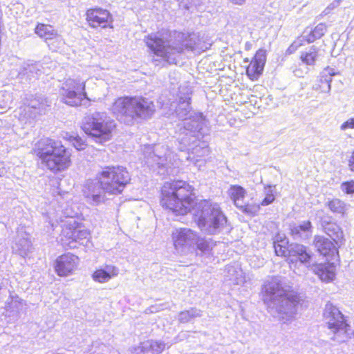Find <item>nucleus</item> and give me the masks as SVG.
<instances>
[{
  "instance_id": "1",
  "label": "nucleus",
  "mask_w": 354,
  "mask_h": 354,
  "mask_svg": "<svg viewBox=\"0 0 354 354\" xmlns=\"http://www.w3.org/2000/svg\"><path fill=\"white\" fill-rule=\"evenodd\" d=\"M161 204L176 215L186 214L192 209L198 227L209 234L219 233L227 222L218 203L210 200L194 202L193 188L185 181L165 183L162 187Z\"/></svg>"
},
{
  "instance_id": "2",
  "label": "nucleus",
  "mask_w": 354,
  "mask_h": 354,
  "mask_svg": "<svg viewBox=\"0 0 354 354\" xmlns=\"http://www.w3.org/2000/svg\"><path fill=\"white\" fill-rule=\"evenodd\" d=\"M144 41L153 55L152 63L156 66L176 64L177 59L185 50L201 53L208 46L194 33L187 37L178 32L175 40L165 41L158 34L146 36Z\"/></svg>"
},
{
  "instance_id": "3",
  "label": "nucleus",
  "mask_w": 354,
  "mask_h": 354,
  "mask_svg": "<svg viewBox=\"0 0 354 354\" xmlns=\"http://www.w3.org/2000/svg\"><path fill=\"white\" fill-rule=\"evenodd\" d=\"M192 91L188 87H180L178 102L176 107V113L179 119L183 120V129L180 128L178 142L179 149L184 151L190 150L189 147L191 144L197 142L198 140L194 135L200 131L205 124V118L201 113H191L190 106Z\"/></svg>"
},
{
  "instance_id": "4",
  "label": "nucleus",
  "mask_w": 354,
  "mask_h": 354,
  "mask_svg": "<svg viewBox=\"0 0 354 354\" xmlns=\"http://www.w3.org/2000/svg\"><path fill=\"white\" fill-rule=\"evenodd\" d=\"M110 110L120 122L127 125H133L151 118L156 108L153 102L148 98L124 96L118 97Z\"/></svg>"
},
{
  "instance_id": "5",
  "label": "nucleus",
  "mask_w": 354,
  "mask_h": 354,
  "mask_svg": "<svg viewBox=\"0 0 354 354\" xmlns=\"http://www.w3.org/2000/svg\"><path fill=\"white\" fill-rule=\"evenodd\" d=\"M263 299L268 305L276 308H307V301L288 286L281 277L268 279L263 286Z\"/></svg>"
},
{
  "instance_id": "6",
  "label": "nucleus",
  "mask_w": 354,
  "mask_h": 354,
  "mask_svg": "<svg viewBox=\"0 0 354 354\" xmlns=\"http://www.w3.org/2000/svg\"><path fill=\"white\" fill-rule=\"evenodd\" d=\"M35 151L41 163L55 174L66 170L71 165V154L59 140L41 139L36 144Z\"/></svg>"
},
{
  "instance_id": "7",
  "label": "nucleus",
  "mask_w": 354,
  "mask_h": 354,
  "mask_svg": "<svg viewBox=\"0 0 354 354\" xmlns=\"http://www.w3.org/2000/svg\"><path fill=\"white\" fill-rule=\"evenodd\" d=\"M115 122L105 112H95L84 118L83 130L100 143L109 140Z\"/></svg>"
},
{
  "instance_id": "8",
  "label": "nucleus",
  "mask_w": 354,
  "mask_h": 354,
  "mask_svg": "<svg viewBox=\"0 0 354 354\" xmlns=\"http://www.w3.org/2000/svg\"><path fill=\"white\" fill-rule=\"evenodd\" d=\"M96 178L109 194L121 193L131 180L128 171L120 166L103 168L97 173Z\"/></svg>"
},
{
  "instance_id": "9",
  "label": "nucleus",
  "mask_w": 354,
  "mask_h": 354,
  "mask_svg": "<svg viewBox=\"0 0 354 354\" xmlns=\"http://www.w3.org/2000/svg\"><path fill=\"white\" fill-rule=\"evenodd\" d=\"M60 93L62 100L71 106H81L85 104L84 101L90 100L85 91V81L80 78L67 79L62 84Z\"/></svg>"
},
{
  "instance_id": "10",
  "label": "nucleus",
  "mask_w": 354,
  "mask_h": 354,
  "mask_svg": "<svg viewBox=\"0 0 354 354\" xmlns=\"http://www.w3.org/2000/svg\"><path fill=\"white\" fill-rule=\"evenodd\" d=\"M328 327L333 332L330 339L338 343L345 342L352 330L342 311H325Z\"/></svg>"
},
{
  "instance_id": "11",
  "label": "nucleus",
  "mask_w": 354,
  "mask_h": 354,
  "mask_svg": "<svg viewBox=\"0 0 354 354\" xmlns=\"http://www.w3.org/2000/svg\"><path fill=\"white\" fill-rule=\"evenodd\" d=\"M171 239L176 252L185 255L195 249L198 234L189 228H180L172 232Z\"/></svg>"
},
{
  "instance_id": "12",
  "label": "nucleus",
  "mask_w": 354,
  "mask_h": 354,
  "mask_svg": "<svg viewBox=\"0 0 354 354\" xmlns=\"http://www.w3.org/2000/svg\"><path fill=\"white\" fill-rule=\"evenodd\" d=\"M70 218L64 223V227L62 231V239L63 244H66L71 248L77 247V243L83 239H87L89 234L86 230H81L78 228V223L73 219L75 214H67Z\"/></svg>"
},
{
  "instance_id": "13",
  "label": "nucleus",
  "mask_w": 354,
  "mask_h": 354,
  "mask_svg": "<svg viewBox=\"0 0 354 354\" xmlns=\"http://www.w3.org/2000/svg\"><path fill=\"white\" fill-rule=\"evenodd\" d=\"M106 191L95 178L94 180H87L84 188L83 195L86 201L91 205H99L107 200Z\"/></svg>"
},
{
  "instance_id": "14",
  "label": "nucleus",
  "mask_w": 354,
  "mask_h": 354,
  "mask_svg": "<svg viewBox=\"0 0 354 354\" xmlns=\"http://www.w3.org/2000/svg\"><path fill=\"white\" fill-rule=\"evenodd\" d=\"M288 251L290 264H293L298 261L307 266L310 264L313 254L305 245L292 243L288 247Z\"/></svg>"
},
{
  "instance_id": "15",
  "label": "nucleus",
  "mask_w": 354,
  "mask_h": 354,
  "mask_svg": "<svg viewBox=\"0 0 354 354\" xmlns=\"http://www.w3.org/2000/svg\"><path fill=\"white\" fill-rule=\"evenodd\" d=\"M12 249L14 253L22 257H26L32 252L33 248L30 235L24 230V227L18 228Z\"/></svg>"
},
{
  "instance_id": "16",
  "label": "nucleus",
  "mask_w": 354,
  "mask_h": 354,
  "mask_svg": "<svg viewBox=\"0 0 354 354\" xmlns=\"http://www.w3.org/2000/svg\"><path fill=\"white\" fill-rule=\"evenodd\" d=\"M86 20L93 28L100 26L106 28L112 23V17L107 10L102 8L89 9L86 12Z\"/></svg>"
},
{
  "instance_id": "17",
  "label": "nucleus",
  "mask_w": 354,
  "mask_h": 354,
  "mask_svg": "<svg viewBox=\"0 0 354 354\" xmlns=\"http://www.w3.org/2000/svg\"><path fill=\"white\" fill-rule=\"evenodd\" d=\"M171 151L164 145H156L152 154L146 157V163L153 168H165L168 165V158H170Z\"/></svg>"
},
{
  "instance_id": "18",
  "label": "nucleus",
  "mask_w": 354,
  "mask_h": 354,
  "mask_svg": "<svg viewBox=\"0 0 354 354\" xmlns=\"http://www.w3.org/2000/svg\"><path fill=\"white\" fill-rule=\"evenodd\" d=\"M79 258L71 253L64 254L56 260L55 270L59 276L71 274L77 267Z\"/></svg>"
},
{
  "instance_id": "19",
  "label": "nucleus",
  "mask_w": 354,
  "mask_h": 354,
  "mask_svg": "<svg viewBox=\"0 0 354 354\" xmlns=\"http://www.w3.org/2000/svg\"><path fill=\"white\" fill-rule=\"evenodd\" d=\"M266 61V51L263 49H259L257 51L254 57L247 67L246 73L252 80L262 73Z\"/></svg>"
},
{
  "instance_id": "20",
  "label": "nucleus",
  "mask_w": 354,
  "mask_h": 354,
  "mask_svg": "<svg viewBox=\"0 0 354 354\" xmlns=\"http://www.w3.org/2000/svg\"><path fill=\"white\" fill-rule=\"evenodd\" d=\"M209 153V147L204 142L199 143L192 148L191 152H188L186 159L192 162L196 167L201 169L204 166L205 162L203 158L207 156Z\"/></svg>"
},
{
  "instance_id": "21",
  "label": "nucleus",
  "mask_w": 354,
  "mask_h": 354,
  "mask_svg": "<svg viewBox=\"0 0 354 354\" xmlns=\"http://www.w3.org/2000/svg\"><path fill=\"white\" fill-rule=\"evenodd\" d=\"M165 344L161 342L147 340L138 347H132L130 351L136 354H159L165 348Z\"/></svg>"
},
{
  "instance_id": "22",
  "label": "nucleus",
  "mask_w": 354,
  "mask_h": 354,
  "mask_svg": "<svg viewBox=\"0 0 354 354\" xmlns=\"http://www.w3.org/2000/svg\"><path fill=\"white\" fill-rule=\"evenodd\" d=\"M313 243L317 251L325 257L333 256L337 252L333 242L323 236H315Z\"/></svg>"
},
{
  "instance_id": "23",
  "label": "nucleus",
  "mask_w": 354,
  "mask_h": 354,
  "mask_svg": "<svg viewBox=\"0 0 354 354\" xmlns=\"http://www.w3.org/2000/svg\"><path fill=\"white\" fill-rule=\"evenodd\" d=\"M291 234L295 240L305 241L313 234V225L310 221H305L290 227Z\"/></svg>"
},
{
  "instance_id": "24",
  "label": "nucleus",
  "mask_w": 354,
  "mask_h": 354,
  "mask_svg": "<svg viewBox=\"0 0 354 354\" xmlns=\"http://www.w3.org/2000/svg\"><path fill=\"white\" fill-rule=\"evenodd\" d=\"M118 268L112 265H106L97 269L92 274L93 279L98 283H106L113 277L118 276Z\"/></svg>"
},
{
  "instance_id": "25",
  "label": "nucleus",
  "mask_w": 354,
  "mask_h": 354,
  "mask_svg": "<svg viewBox=\"0 0 354 354\" xmlns=\"http://www.w3.org/2000/svg\"><path fill=\"white\" fill-rule=\"evenodd\" d=\"M313 270L319 278L325 282L333 281L335 276V266L331 263L314 265Z\"/></svg>"
},
{
  "instance_id": "26",
  "label": "nucleus",
  "mask_w": 354,
  "mask_h": 354,
  "mask_svg": "<svg viewBox=\"0 0 354 354\" xmlns=\"http://www.w3.org/2000/svg\"><path fill=\"white\" fill-rule=\"evenodd\" d=\"M42 67L38 64H24L19 72V76L21 78L26 77L31 80L37 78L41 73Z\"/></svg>"
},
{
  "instance_id": "27",
  "label": "nucleus",
  "mask_w": 354,
  "mask_h": 354,
  "mask_svg": "<svg viewBox=\"0 0 354 354\" xmlns=\"http://www.w3.org/2000/svg\"><path fill=\"white\" fill-rule=\"evenodd\" d=\"M322 225L324 232L335 241L337 242L343 237V232L340 227L335 223L322 221Z\"/></svg>"
},
{
  "instance_id": "28",
  "label": "nucleus",
  "mask_w": 354,
  "mask_h": 354,
  "mask_svg": "<svg viewBox=\"0 0 354 354\" xmlns=\"http://www.w3.org/2000/svg\"><path fill=\"white\" fill-rule=\"evenodd\" d=\"M228 194L236 207L243 203L246 191L240 185H231L228 189Z\"/></svg>"
},
{
  "instance_id": "29",
  "label": "nucleus",
  "mask_w": 354,
  "mask_h": 354,
  "mask_svg": "<svg viewBox=\"0 0 354 354\" xmlns=\"http://www.w3.org/2000/svg\"><path fill=\"white\" fill-rule=\"evenodd\" d=\"M319 57V49L315 46H312L308 50L301 53L300 59L304 64L313 66Z\"/></svg>"
},
{
  "instance_id": "30",
  "label": "nucleus",
  "mask_w": 354,
  "mask_h": 354,
  "mask_svg": "<svg viewBox=\"0 0 354 354\" xmlns=\"http://www.w3.org/2000/svg\"><path fill=\"white\" fill-rule=\"evenodd\" d=\"M227 274L225 277L232 281L234 284H241L245 282V277L241 268L234 266H228L227 268Z\"/></svg>"
},
{
  "instance_id": "31",
  "label": "nucleus",
  "mask_w": 354,
  "mask_h": 354,
  "mask_svg": "<svg viewBox=\"0 0 354 354\" xmlns=\"http://www.w3.org/2000/svg\"><path fill=\"white\" fill-rule=\"evenodd\" d=\"M56 30L50 25L39 24L35 29V32L41 38L44 39L45 41L50 39L55 35Z\"/></svg>"
},
{
  "instance_id": "32",
  "label": "nucleus",
  "mask_w": 354,
  "mask_h": 354,
  "mask_svg": "<svg viewBox=\"0 0 354 354\" xmlns=\"http://www.w3.org/2000/svg\"><path fill=\"white\" fill-rule=\"evenodd\" d=\"M28 106L37 111V113L39 114H42L45 112L47 106H49L48 101L46 98L37 96L34 99H32L28 103Z\"/></svg>"
},
{
  "instance_id": "33",
  "label": "nucleus",
  "mask_w": 354,
  "mask_h": 354,
  "mask_svg": "<svg viewBox=\"0 0 354 354\" xmlns=\"http://www.w3.org/2000/svg\"><path fill=\"white\" fill-rule=\"evenodd\" d=\"M326 205L333 213L344 214L346 210V205L342 201L333 198L326 202Z\"/></svg>"
},
{
  "instance_id": "34",
  "label": "nucleus",
  "mask_w": 354,
  "mask_h": 354,
  "mask_svg": "<svg viewBox=\"0 0 354 354\" xmlns=\"http://www.w3.org/2000/svg\"><path fill=\"white\" fill-rule=\"evenodd\" d=\"M195 246L198 251L201 252V254H207L214 246V243L212 239H205L201 238L198 235V240L195 243Z\"/></svg>"
},
{
  "instance_id": "35",
  "label": "nucleus",
  "mask_w": 354,
  "mask_h": 354,
  "mask_svg": "<svg viewBox=\"0 0 354 354\" xmlns=\"http://www.w3.org/2000/svg\"><path fill=\"white\" fill-rule=\"evenodd\" d=\"M26 304L17 295H10L6 301V310H21L24 308Z\"/></svg>"
},
{
  "instance_id": "36",
  "label": "nucleus",
  "mask_w": 354,
  "mask_h": 354,
  "mask_svg": "<svg viewBox=\"0 0 354 354\" xmlns=\"http://www.w3.org/2000/svg\"><path fill=\"white\" fill-rule=\"evenodd\" d=\"M272 316L281 324H286L294 318V311H272Z\"/></svg>"
},
{
  "instance_id": "37",
  "label": "nucleus",
  "mask_w": 354,
  "mask_h": 354,
  "mask_svg": "<svg viewBox=\"0 0 354 354\" xmlns=\"http://www.w3.org/2000/svg\"><path fill=\"white\" fill-rule=\"evenodd\" d=\"M46 42L50 49L53 51H57L64 44L63 38L57 34V31L55 32V35L52 36L50 39L47 40Z\"/></svg>"
},
{
  "instance_id": "38",
  "label": "nucleus",
  "mask_w": 354,
  "mask_h": 354,
  "mask_svg": "<svg viewBox=\"0 0 354 354\" xmlns=\"http://www.w3.org/2000/svg\"><path fill=\"white\" fill-rule=\"evenodd\" d=\"M238 208H239L243 212L252 216L257 214L260 209L259 205H245L244 203H243Z\"/></svg>"
},
{
  "instance_id": "39",
  "label": "nucleus",
  "mask_w": 354,
  "mask_h": 354,
  "mask_svg": "<svg viewBox=\"0 0 354 354\" xmlns=\"http://www.w3.org/2000/svg\"><path fill=\"white\" fill-rule=\"evenodd\" d=\"M69 140L71 142H72L73 145L75 147V149H77L79 151L84 149L87 145L86 142L78 136H70Z\"/></svg>"
},
{
  "instance_id": "40",
  "label": "nucleus",
  "mask_w": 354,
  "mask_h": 354,
  "mask_svg": "<svg viewBox=\"0 0 354 354\" xmlns=\"http://www.w3.org/2000/svg\"><path fill=\"white\" fill-rule=\"evenodd\" d=\"M273 190L272 189L271 186H268L265 187V194L266 197L261 201V205L263 206H266L272 203L274 201V196L272 194Z\"/></svg>"
},
{
  "instance_id": "41",
  "label": "nucleus",
  "mask_w": 354,
  "mask_h": 354,
  "mask_svg": "<svg viewBox=\"0 0 354 354\" xmlns=\"http://www.w3.org/2000/svg\"><path fill=\"white\" fill-rule=\"evenodd\" d=\"M320 82L322 84H326V86H323L322 91L324 93H329L331 89L332 77L325 76L322 77V73L320 75Z\"/></svg>"
},
{
  "instance_id": "42",
  "label": "nucleus",
  "mask_w": 354,
  "mask_h": 354,
  "mask_svg": "<svg viewBox=\"0 0 354 354\" xmlns=\"http://www.w3.org/2000/svg\"><path fill=\"white\" fill-rule=\"evenodd\" d=\"M2 97L5 99L1 103L0 102V108L1 109H7L10 108V103L12 102V96L10 93L5 92L2 94Z\"/></svg>"
},
{
  "instance_id": "43",
  "label": "nucleus",
  "mask_w": 354,
  "mask_h": 354,
  "mask_svg": "<svg viewBox=\"0 0 354 354\" xmlns=\"http://www.w3.org/2000/svg\"><path fill=\"white\" fill-rule=\"evenodd\" d=\"M326 26L324 24H319L313 30V32L314 33V35H315V37H317L318 39L321 38L326 32Z\"/></svg>"
},
{
  "instance_id": "44",
  "label": "nucleus",
  "mask_w": 354,
  "mask_h": 354,
  "mask_svg": "<svg viewBox=\"0 0 354 354\" xmlns=\"http://www.w3.org/2000/svg\"><path fill=\"white\" fill-rule=\"evenodd\" d=\"M302 45V39L299 37L286 50V54L291 55L294 53Z\"/></svg>"
},
{
  "instance_id": "45",
  "label": "nucleus",
  "mask_w": 354,
  "mask_h": 354,
  "mask_svg": "<svg viewBox=\"0 0 354 354\" xmlns=\"http://www.w3.org/2000/svg\"><path fill=\"white\" fill-rule=\"evenodd\" d=\"M341 188L343 192L346 194L354 193V180L344 182L341 185Z\"/></svg>"
},
{
  "instance_id": "46",
  "label": "nucleus",
  "mask_w": 354,
  "mask_h": 354,
  "mask_svg": "<svg viewBox=\"0 0 354 354\" xmlns=\"http://www.w3.org/2000/svg\"><path fill=\"white\" fill-rule=\"evenodd\" d=\"M275 253L277 256L286 257L287 254H288V248L285 246L282 245L280 243H274V245Z\"/></svg>"
},
{
  "instance_id": "47",
  "label": "nucleus",
  "mask_w": 354,
  "mask_h": 354,
  "mask_svg": "<svg viewBox=\"0 0 354 354\" xmlns=\"http://www.w3.org/2000/svg\"><path fill=\"white\" fill-rule=\"evenodd\" d=\"M340 4L339 0H335L330 3L322 12V15L324 16L329 15L332 10L337 8Z\"/></svg>"
},
{
  "instance_id": "48",
  "label": "nucleus",
  "mask_w": 354,
  "mask_h": 354,
  "mask_svg": "<svg viewBox=\"0 0 354 354\" xmlns=\"http://www.w3.org/2000/svg\"><path fill=\"white\" fill-rule=\"evenodd\" d=\"M354 129V117L348 119L340 127L341 130H346V129Z\"/></svg>"
},
{
  "instance_id": "49",
  "label": "nucleus",
  "mask_w": 354,
  "mask_h": 354,
  "mask_svg": "<svg viewBox=\"0 0 354 354\" xmlns=\"http://www.w3.org/2000/svg\"><path fill=\"white\" fill-rule=\"evenodd\" d=\"M300 38H301L302 41L304 40H306L308 43H312L318 39L317 37H315V35H314L313 30H310L309 34L308 35H303Z\"/></svg>"
},
{
  "instance_id": "50",
  "label": "nucleus",
  "mask_w": 354,
  "mask_h": 354,
  "mask_svg": "<svg viewBox=\"0 0 354 354\" xmlns=\"http://www.w3.org/2000/svg\"><path fill=\"white\" fill-rule=\"evenodd\" d=\"M336 75V72L334 68L326 67L322 71V77L328 76L332 77Z\"/></svg>"
},
{
  "instance_id": "51",
  "label": "nucleus",
  "mask_w": 354,
  "mask_h": 354,
  "mask_svg": "<svg viewBox=\"0 0 354 354\" xmlns=\"http://www.w3.org/2000/svg\"><path fill=\"white\" fill-rule=\"evenodd\" d=\"M348 167L352 171H354V151L349 159Z\"/></svg>"
},
{
  "instance_id": "52",
  "label": "nucleus",
  "mask_w": 354,
  "mask_h": 354,
  "mask_svg": "<svg viewBox=\"0 0 354 354\" xmlns=\"http://www.w3.org/2000/svg\"><path fill=\"white\" fill-rule=\"evenodd\" d=\"M189 311H181L179 314V319L181 322H186V317L189 315Z\"/></svg>"
},
{
  "instance_id": "53",
  "label": "nucleus",
  "mask_w": 354,
  "mask_h": 354,
  "mask_svg": "<svg viewBox=\"0 0 354 354\" xmlns=\"http://www.w3.org/2000/svg\"><path fill=\"white\" fill-rule=\"evenodd\" d=\"M247 0H230V1L234 5L242 6L245 4Z\"/></svg>"
},
{
  "instance_id": "54",
  "label": "nucleus",
  "mask_w": 354,
  "mask_h": 354,
  "mask_svg": "<svg viewBox=\"0 0 354 354\" xmlns=\"http://www.w3.org/2000/svg\"><path fill=\"white\" fill-rule=\"evenodd\" d=\"M335 308L333 306V304L328 302L326 304L325 310H335Z\"/></svg>"
},
{
  "instance_id": "55",
  "label": "nucleus",
  "mask_w": 354,
  "mask_h": 354,
  "mask_svg": "<svg viewBox=\"0 0 354 354\" xmlns=\"http://www.w3.org/2000/svg\"><path fill=\"white\" fill-rule=\"evenodd\" d=\"M185 8L186 9H187V10H189V7L188 6H185Z\"/></svg>"
},
{
  "instance_id": "56",
  "label": "nucleus",
  "mask_w": 354,
  "mask_h": 354,
  "mask_svg": "<svg viewBox=\"0 0 354 354\" xmlns=\"http://www.w3.org/2000/svg\"><path fill=\"white\" fill-rule=\"evenodd\" d=\"M0 176H1V174H0Z\"/></svg>"
}]
</instances>
